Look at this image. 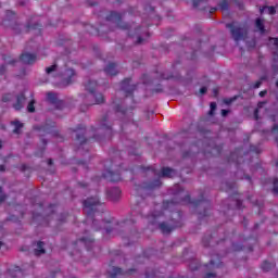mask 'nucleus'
Segmentation results:
<instances>
[{
	"label": "nucleus",
	"mask_w": 278,
	"mask_h": 278,
	"mask_svg": "<svg viewBox=\"0 0 278 278\" xmlns=\"http://www.w3.org/2000/svg\"><path fill=\"white\" fill-rule=\"evenodd\" d=\"M177 210V204L175 201L163 202V211H155L152 215L148 216V220L151 225H159V229L162 233H170L173 229H177V227H181V222H175V219H170L169 222H164V216H181V213L175 212Z\"/></svg>",
	"instance_id": "1"
},
{
	"label": "nucleus",
	"mask_w": 278,
	"mask_h": 278,
	"mask_svg": "<svg viewBox=\"0 0 278 278\" xmlns=\"http://www.w3.org/2000/svg\"><path fill=\"white\" fill-rule=\"evenodd\" d=\"M84 213L86 214V224L91 225L92 229L99 231V229H105L106 233H112L114 231L112 228L108 227V223L101 222V226H99V220L94 218L99 212H103V204L97 197L88 198L83 203Z\"/></svg>",
	"instance_id": "2"
},
{
	"label": "nucleus",
	"mask_w": 278,
	"mask_h": 278,
	"mask_svg": "<svg viewBox=\"0 0 278 278\" xmlns=\"http://www.w3.org/2000/svg\"><path fill=\"white\" fill-rule=\"evenodd\" d=\"M106 21H109L110 23H115V25L117 27H119V29H128V36H131L132 38L136 37L137 40V45H142L144 42V38H149V28L144 27V28H135L134 26H128L127 24H123V15L121 13H116L114 11H112L108 16H106Z\"/></svg>",
	"instance_id": "3"
},
{
	"label": "nucleus",
	"mask_w": 278,
	"mask_h": 278,
	"mask_svg": "<svg viewBox=\"0 0 278 278\" xmlns=\"http://www.w3.org/2000/svg\"><path fill=\"white\" fill-rule=\"evenodd\" d=\"M87 96L83 98L86 105H101V103H105V97L101 92H94L97 90V80H88L85 85Z\"/></svg>",
	"instance_id": "4"
},
{
	"label": "nucleus",
	"mask_w": 278,
	"mask_h": 278,
	"mask_svg": "<svg viewBox=\"0 0 278 278\" xmlns=\"http://www.w3.org/2000/svg\"><path fill=\"white\" fill-rule=\"evenodd\" d=\"M46 73L47 75H51V77L62 79L65 84H72L73 77H75V70H60L58 68V64H53L49 67H46Z\"/></svg>",
	"instance_id": "5"
},
{
	"label": "nucleus",
	"mask_w": 278,
	"mask_h": 278,
	"mask_svg": "<svg viewBox=\"0 0 278 278\" xmlns=\"http://www.w3.org/2000/svg\"><path fill=\"white\" fill-rule=\"evenodd\" d=\"M226 27L230 29V34L236 42H238V40H242L244 36H247V27L237 22L227 24Z\"/></svg>",
	"instance_id": "6"
},
{
	"label": "nucleus",
	"mask_w": 278,
	"mask_h": 278,
	"mask_svg": "<svg viewBox=\"0 0 278 278\" xmlns=\"http://www.w3.org/2000/svg\"><path fill=\"white\" fill-rule=\"evenodd\" d=\"M121 88H122L123 92H125L127 94V97H129V94H132L134 90H136V88H138V86L131 84V78H126L122 81Z\"/></svg>",
	"instance_id": "7"
},
{
	"label": "nucleus",
	"mask_w": 278,
	"mask_h": 278,
	"mask_svg": "<svg viewBox=\"0 0 278 278\" xmlns=\"http://www.w3.org/2000/svg\"><path fill=\"white\" fill-rule=\"evenodd\" d=\"M151 174L155 175L156 177H175V175H177L175 169L170 167H163L161 173H157L155 169H151Z\"/></svg>",
	"instance_id": "8"
},
{
	"label": "nucleus",
	"mask_w": 278,
	"mask_h": 278,
	"mask_svg": "<svg viewBox=\"0 0 278 278\" xmlns=\"http://www.w3.org/2000/svg\"><path fill=\"white\" fill-rule=\"evenodd\" d=\"M103 178L106 179L108 181H113V182L121 181V173L106 170L103 174Z\"/></svg>",
	"instance_id": "9"
},
{
	"label": "nucleus",
	"mask_w": 278,
	"mask_h": 278,
	"mask_svg": "<svg viewBox=\"0 0 278 278\" xmlns=\"http://www.w3.org/2000/svg\"><path fill=\"white\" fill-rule=\"evenodd\" d=\"M75 132L77 142L84 144V142H86V127L80 125L75 129Z\"/></svg>",
	"instance_id": "10"
},
{
	"label": "nucleus",
	"mask_w": 278,
	"mask_h": 278,
	"mask_svg": "<svg viewBox=\"0 0 278 278\" xmlns=\"http://www.w3.org/2000/svg\"><path fill=\"white\" fill-rule=\"evenodd\" d=\"M161 186H162V181H160V178H157L153 182L143 184L140 187V190H143L144 192H147L149 190H155V188H160Z\"/></svg>",
	"instance_id": "11"
},
{
	"label": "nucleus",
	"mask_w": 278,
	"mask_h": 278,
	"mask_svg": "<svg viewBox=\"0 0 278 278\" xmlns=\"http://www.w3.org/2000/svg\"><path fill=\"white\" fill-rule=\"evenodd\" d=\"M109 123H110V115H105L100 123V127L102 130L106 131L108 136H111L112 126Z\"/></svg>",
	"instance_id": "12"
},
{
	"label": "nucleus",
	"mask_w": 278,
	"mask_h": 278,
	"mask_svg": "<svg viewBox=\"0 0 278 278\" xmlns=\"http://www.w3.org/2000/svg\"><path fill=\"white\" fill-rule=\"evenodd\" d=\"M106 194L111 201H118L121 199V189L118 187L111 188L106 191Z\"/></svg>",
	"instance_id": "13"
},
{
	"label": "nucleus",
	"mask_w": 278,
	"mask_h": 278,
	"mask_svg": "<svg viewBox=\"0 0 278 278\" xmlns=\"http://www.w3.org/2000/svg\"><path fill=\"white\" fill-rule=\"evenodd\" d=\"M223 266V262H220V258L216 256V258L211 260L208 265H205L206 270H218Z\"/></svg>",
	"instance_id": "14"
},
{
	"label": "nucleus",
	"mask_w": 278,
	"mask_h": 278,
	"mask_svg": "<svg viewBox=\"0 0 278 278\" xmlns=\"http://www.w3.org/2000/svg\"><path fill=\"white\" fill-rule=\"evenodd\" d=\"M20 60L21 62H23V64H35L37 56L36 54H31V53H23Z\"/></svg>",
	"instance_id": "15"
},
{
	"label": "nucleus",
	"mask_w": 278,
	"mask_h": 278,
	"mask_svg": "<svg viewBox=\"0 0 278 278\" xmlns=\"http://www.w3.org/2000/svg\"><path fill=\"white\" fill-rule=\"evenodd\" d=\"M5 64L4 65H0V75H4L5 74V71L8 68V65H11V66H14V64H16V60L14 59H11L10 56H4L3 58Z\"/></svg>",
	"instance_id": "16"
},
{
	"label": "nucleus",
	"mask_w": 278,
	"mask_h": 278,
	"mask_svg": "<svg viewBox=\"0 0 278 278\" xmlns=\"http://www.w3.org/2000/svg\"><path fill=\"white\" fill-rule=\"evenodd\" d=\"M47 100L52 103V105H64V102L58 100V93L49 92L47 94Z\"/></svg>",
	"instance_id": "17"
},
{
	"label": "nucleus",
	"mask_w": 278,
	"mask_h": 278,
	"mask_svg": "<svg viewBox=\"0 0 278 278\" xmlns=\"http://www.w3.org/2000/svg\"><path fill=\"white\" fill-rule=\"evenodd\" d=\"M104 73L111 76L118 75V68L116 67V63H109L104 68Z\"/></svg>",
	"instance_id": "18"
},
{
	"label": "nucleus",
	"mask_w": 278,
	"mask_h": 278,
	"mask_svg": "<svg viewBox=\"0 0 278 278\" xmlns=\"http://www.w3.org/2000/svg\"><path fill=\"white\" fill-rule=\"evenodd\" d=\"M34 253L37 257L40 255H45V242L38 241L37 243H35Z\"/></svg>",
	"instance_id": "19"
},
{
	"label": "nucleus",
	"mask_w": 278,
	"mask_h": 278,
	"mask_svg": "<svg viewBox=\"0 0 278 278\" xmlns=\"http://www.w3.org/2000/svg\"><path fill=\"white\" fill-rule=\"evenodd\" d=\"M24 105H25V94H20V96H17V101H16V103L13 105V108H14V110H23V108H24Z\"/></svg>",
	"instance_id": "20"
},
{
	"label": "nucleus",
	"mask_w": 278,
	"mask_h": 278,
	"mask_svg": "<svg viewBox=\"0 0 278 278\" xmlns=\"http://www.w3.org/2000/svg\"><path fill=\"white\" fill-rule=\"evenodd\" d=\"M110 278H116L118 275H123V269L118 267H112L111 270H109Z\"/></svg>",
	"instance_id": "21"
},
{
	"label": "nucleus",
	"mask_w": 278,
	"mask_h": 278,
	"mask_svg": "<svg viewBox=\"0 0 278 278\" xmlns=\"http://www.w3.org/2000/svg\"><path fill=\"white\" fill-rule=\"evenodd\" d=\"M261 14H264V12H266L267 14H277V10L275 9V7H264L260 10Z\"/></svg>",
	"instance_id": "22"
},
{
	"label": "nucleus",
	"mask_w": 278,
	"mask_h": 278,
	"mask_svg": "<svg viewBox=\"0 0 278 278\" xmlns=\"http://www.w3.org/2000/svg\"><path fill=\"white\" fill-rule=\"evenodd\" d=\"M269 42L274 43L273 53L275 58H278V38H270Z\"/></svg>",
	"instance_id": "23"
},
{
	"label": "nucleus",
	"mask_w": 278,
	"mask_h": 278,
	"mask_svg": "<svg viewBox=\"0 0 278 278\" xmlns=\"http://www.w3.org/2000/svg\"><path fill=\"white\" fill-rule=\"evenodd\" d=\"M274 267L275 265L273 263L266 261L262 264V270H264L265 273H268V270H271V268Z\"/></svg>",
	"instance_id": "24"
},
{
	"label": "nucleus",
	"mask_w": 278,
	"mask_h": 278,
	"mask_svg": "<svg viewBox=\"0 0 278 278\" xmlns=\"http://www.w3.org/2000/svg\"><path fill=\"white\" fill-rule=\"evenodd\" d=\"M80 242H84V244L87 247V249H90V244H92V242H94V239L88 238V237H83L80 239Z\"/></svg>",
	"instance_id": "25"
},
{
	"label": "nucleus",
	"mask_w": 278,
	"mask_h": 278,
	"mask_svg": "<svg viewBox=\"0 0 278 278\" xmlns=\"http://www.w3.org/2000/svg\"><path fill=\"white\" fill-rule=\"evenodd\" d=\"M264 108V102H258L257 109L254 111V118L255 121H260V109Z\"/></svg>",
	"instance_id": "26"
},
{
	"label": "nucleus",
	"mask_w": 278,
	"mask_h": 278,
	"mask_svg": "<svg viewBox=\"0 0 278 278\" xmlns=\"http://www.w3.org/2000/svg\"><path fill=\"white\" fill-rule=\"evenodd\" d=\"M115 111L117 114H127V109H123V104H115Z\"/></svg>",
	"instance_id": "27"
},
{
	"label": "nucleus",
	"mask_w": 278,
	"mask_h": 278,
	"mask_svg": "<svg viewBox=\"0 0 278 278\" xmlns=\"http://www.w3.org/2000/svg\"><path fill=\"white\" fill-rule=\"evenodd\" d=\"M13 125H14V134H20L21 132V129H23V124L18 121L16 122H13Z\"/></svg>",
	"instance_id": "28"
},
{
	"label": "nucleus",
	"mask_w": 278,
	"mask_h": 278,
	"mask_svg": "<svg viewBox=\"0 0 278 278\" xmlns=\"http://www.w3.org/2000/svg\"><path fill=\"white\" fill-rule=\"evenodd\" d=\"M255 25H256L257 29H260V31H262V34H264V22H262L261 18L256 20Z\"/></svg>",
	"instance_id": "29"
},
{
	"label": "nucleus",
	"mask_w": 278,
	"mask_h": 278,
	"mask_svg": "<svg viewBox=\"0 0 278 278\" xmlns=\"http://www.w3.org/2000/svg\"><path fill=\"white\" fill-rule=\"evenodd\" d=\"M219 8H220V10H224V11L229 10V2H227V0H223V1L219 3Z\"/></svg>",
	"instance_id": "30"
},
{
	"label": "nucleus",
	"mask_w": 278,
	"mask_h": 278,
	"mask_svg": "<svg viewBox=\"0 0 278 278\" xmlns=\"http://www.w3.org/2000/svg\"><path fill=\"white\" fill-rule=\"evenodd\" d=\"M184 191V189L181 188L180 185H175L174 187V194L177 197L179 194H181V192Z\"/></svg>",
	"instance_id": "31"
},
{
	"label": "nucleus",
	"mask_w": 278,
	"mask_h": 278,
	"mask_svg": "<svg viewBox=\"0 0 278 278\" xmlns=\"http://www.w3.org/2000/svg\"><path fill=\"white\" fill-rule=\"evenodd\" d=\"M34 103H36V101H30L27 105V111L33 113V112H36V108L34 106Z\"/></svg>",
	"instance_id": "32"
},
{
	"label": "nucleus",
	"mask_w": 278,
	"mask_h": 278,
	"mask_svg": "<svg viewBox=\"0 0 278 278\" xmlns=\"http://www.w3.org/2000/svg\"><path fill=\"white\" fill-rule=\"evenodd\" d=\"M274 194H278V179H274V188H273Z\"/></svg>",
	"instance_id": "33"
},
{
	"label": "nucleus",
	"mask_w": 278,
	"mask_h": 278,
	"mask_svg": "<svg viewBox=\"0 0 278 278\" xmlns=\"http://www.w3.org/2000/svg\"><path fill=\"white\" fill-rule=\"evenodd\" d=\"M2 101L8 103V101H12V94L8 93L2 97Z\"/></svg>",
	"instance_id": "34"
},
{
	"label": "nucleus",
	"mask_w": 278,
	"mask_h": 278,
	"mask_svg": "<svg viewBox=\"0 0 278 278\" xmlns=\"http://www.w3.org/2000/svg\"><path fill=\"white\" fill-rule=\"evenodd\" d=\"M130 223L131 220H125V222L118 223L117 227H127V225H129Z\"/></svg>",
	"instance_id": "35"
},
{
	"label": "nucleus",
	"mask_w": 278,
	"mask_h": 278,
	"mask_svg": "<svg viewBox=\"0 0 278 278\" xmlns=\"http://www.w3.org/2000/svg\"><path fill=\"white\" fill-rule=\"evenodd\" d=\"M5 201V194H3V189L0 187V203H3Z\"/></svg>",
	"instance_id": "36"
},
{
	"label": "nucleus",
	"mask_w": 278,
	"mask_h": 278,
	"mask_svg": "<svg viewBox=\"0 0 278 278\" xmlns=\"http://www.w3.org/2000/svg\"><path fill=\"white\" fill-rule=\"evenodd\" d=\"M216 110V102H211V111L210 114H214V111Z\"/></svg>",
	"instance_id": "37"
},
{
	"label": "nucleus",
	"mask_w": 278,
	"mask_h": 278,
	"mask_svg": "<svg viewBox=\"0 0 278 278\" xmlns=\"http://www.w3.org/2000/svg\"><path fill=\"white\" fill-rule=\"evenodd\" d=\"M194 264H197V261L191 262V264L189 265V268L191 270H198L199 269V267L194 266Z\"/></svg>",
	"instance_id": "38"
},
{
	"label": "nucleus",
	"mask_w": 278,
	"mask_h": 278,
	"mask_svg": "<svg viewBox=\"0 0 278 278\" xmlns=\"http://www.w3.org/2000/svg\"><path fill=\"white\" fill-rule=\"evenodd\" d=\"M205 278H218V276H216V273H207Z\"/></svg>",
	"instance_id": "39"
},
{
	"label": "nucleus",
	"mask_w": 278,
	"mask_h": 278,
	"mask_svg": "<svg viewBox=\"0 0 278 278\" xmlns=\"http://www.w3.org/2000/svg\"><path fill=\"white\" fill-rule=\"evenodd\" d=\"M262 86V80H257L254 85H252V88L257 89Z\"/></svg>",
	"instance_id": "40"
},
{
	"label": "nucleus",
	"mask_w": 278,
	"mask_h": 278,
	"mask_svg": "<svg viewBox=\"0 0 278 278\" xmlns=\"http://www.w3.org/2000/svg\"><path fill=\"white\" fill-rule=\"evenodd\" d=\"M205 92H207V87H202L200 89V94H205Z\"/></svg>",
	"instance_id": "41"
},
{
	"label": "nucleus",
	"mask_w": 278,
	"mask_h": 278,
	"mask_svg": "<svg viewBox=\"0 0 278 278\" xmlns=\"http://www.w3.org/2000/svg\"><path fill=\"white\" fill-rule=\"evenodd\" d=\"M202 0H193V5L194 8H199V4L201 3Z\"/></svg>",
	"instance_id": "42"
},
{
	"label": "nucleus",
	"mask_w": 278,
	"mask_h": 278,
	"mask_svg": "<svg viewBox=\"0 0 278 278\" xmlns=\"http://www.w3.org/2000/svg\"><path fill=\"white\" fill-rule=\"evenodd\" d=\"M10 16H14V12H12V11H7V18H10Z\"/></svg>",
	"instance_id": "43"
},
{
	"label": "nucleus",
	"mask_w": 278,
	"mask_h": 278,
	"mask_svg": "<svg viewBox=\"0 0 278 278\" xmlns=\"http://www.w3.org/2000/svg\"><path fill=\"white\" fill-rule=\"evenodd\" d=\"M227 114H229V111H227V110H222V116H227Z\"/></svg>",
	"instance_id": "44"
},
{
	"label": "nucleus",
	"mask_w": 278,
	"mask_h": 278,
	"mask_svg": "<svg viewBox=\"0 0 278 278\" xmlns=\"http://www.w3.org/2000/svg\"><path fill=\"white\" fill-rule=\"evenodd\" d=\"M266 90L260 92V97H266Z\"/></svg>",
	"instance_id": "45"
},
{
	"label": "nucleus",
	"mask_w": 278,
	"mask_h": 278,
	"mask_svg": "<svg viewBox=\"0 0 278 278\" xmlns=\"http://www.w3.org/2000/svg\"><path fill=\"white\" fill-rule=\"evenodd\" d=\"M203 216H207V211H204L203 214L200 213V218H203Z\"/></svg>",
	"instance_id": "46"
},
{
	"label": "nucleus",
	"mask_w": 278,
	"mask_h": 278,
	"mask_svg": "<svg viewBox=\"0 0 278 278\" xmlns=\"http://www.w3.org/2000/svg\"><path fill=\"white\" fill-rule=\"evenodd\" d=\"M5 170V166L4 165H0V172L3 173Z\"/></svg>",
	"instance_id": "47"
},
{
	"label": "nucleus",
	"mask_w": 278,
	"mask_h": 278,
	"mask_svg": "<svg viewBox=\"0 0 278 278\" xmlns=\"http://www.w3.org/2000/svg\"><path fill=\"white\" fill-rule=\"evenodd\" d=\"M51 212H55V205H50Z\"/></svg>",
	"instance_id": "48"
},
{
	"label": "nucleus",
	"mask_w": 278,
	"mask_h": 278,
	"mask_svg": "<svg viewBox=\"0 0 278 278\" xmlns=\"http://www.w3.org/2000/svg\"><path fill=\"white\" fill-rule=\"evenodd\" d=\"M193 203H194V205H201V200H198V201H195Z\"/></svg>",
	"instance_id": "49"
},
{
	"label": "nucleus",
	"mask_w": 278,
	"mask_h": 278,
	"mask_svg": "<svg viewBox=\"0 0 278 278\" xmlns=\"http://www.w3.org/2000/svg\"><path fill=\"white\" fill-rule=\"evenodd\" d=\"M235 249V251H241L242 250V247H237V248H233Z\"/></svg>",
	"instance_id": "50"
},
{
	"label": "nucleus",
	"mask_w": 278,
	"mask_h": 278,
	"mask_svg": "<svg viewBox=\"0 0 278 278\" xmlns=\"http://www.w3.org/2000/svg\"><path fill=\"white\" fill-rule=\"evenodd\" d=\"M16 275H21V268L17 267V269L15 270Z\"/></svg>",
	"instance_id": "51"
},
{
	"label": "nucleus",
	"mask_w": 278,
	"mask_h": 278,
	"mask_svg": "<svg viewBox=\"0 0 278 278\" xmlns=\"http://www.w3.org/2000/svg\"><path fill=\"white\" fill-rule=\"evenodd\" d=\"M48 164H49V166H51V164H53V160L50 159V160L48 161Z\"/></svg>",
	"instance_id": "52"
},
{
	"label": "nucleus",
	"mask_w": 278,
	"mask_h": 278,
	"mask_svg": "<svg viewBox=\"0 0 278 278\" xmlns=\"http://www.w3.org/2000/svg\"><path fill=\"white\" fill-rule=\"evenodd\" d=\"M43 131H47V134H51V131L48 130L47 127H43Z\"/></svg>",
	"instance_id": "53"
},
{
	"label": "nucleus",
	"mask_w": 278,
	"mask_h": 278,
	"mask_svg": "<svg viewBox=\"0 0 278 278\" xmlns=\"http://www.w3.org/2000/svg\"><path fill=\"white\" fill-rule=\"evenodd\" d=\"M28 29H36V26L28 25Z\"/></svg>",
	"instance_id": "54"
},
{
	"label": "nucleus",
	"mask_w": 278,
	"mask_h": 278,
	"mask_svg": "<svg viewBox=\"0 0 278 278\" xmlns=\"http://www.w3.org/2000/svg\"><path fill=\"white\" fill-rule=\"evenodd\" d=\"M233 100H226L225 103L229 104L231 103Z\"/></svg>",
	"instance_id": "55"
},
{
	"label": "nucleus",
	"mask_w": 278,
	"mask_h": 278,
	"mask_svg": "<svg viewBox=\"0 0 278 278\" xmlns=\"http://www.w3.org/2000/svg\"><path fill=\"white\" fill-rule=\"evenodd\" d=\"M186 200H187V201H190V195H187V197H186Z\"/></svg>",
	"instance_id": "56"
},
{
	"label": "nucleus",
	"mask_w": 278,
	"mask_h": 278,
	"mask_svg": "<svg viewBox=\"0 0 278 278\" xmlns=\"http://www.w3.org/2000/svg\"><path fill=\"white\" fill-rule=\"evenodd\" d=\"M42 143H43V144H47V140L42 139Z\"/></svg>",
	"instance_id": "57"
},
{
	"label": "nucleus",
	"mask_w": 278,
	"mask_h": 278,
	"mask_svg": "<svg viewBox=\"0 0 278 278\" xmlns=\"http://www.w3.org/2000/svg\"><path fill=\"white\" fill-rule=\"evenodd\" d=\"M214 93H215V94H218V91H217L216 89H214Z\"/></svg>",
	"instance_id": "58"
},
{
	"label": "nucleus",
	"mask_w": 278,
	"mask_h": 278,
	"mask_svg": "<svg viewBox=\"0 0 278 278\" xmlns=\"http://www.w3.org/2000/svg\"><path fill=\"white\" fill-rule=\"evenodd\" d=\"M22 168H23V170H25V168H27V166L24 165V166H22Z\"/></svg>",
	"instance_id": "59"
},
{
	"label": "nucleus",
	"mask_w": 278,
	"mask_h": 278,
	"mask_svg": "<svg viewBox=\"0 0 278 278\" xmlns=\"http://www.w3.org/2000/svg\"><path fill=\"white\" fill-rule=\"evenodd\" d=\"M2 147H3V144H2V142L0 141V149H2Z\"/></svg>",
	"instance_id": "60"
},
{
	"label": "nucleus",
	"mask_w": 278,
	"mask_h": 278,
	"mask_svg": "<svg viewBox=\"0 0 278 278\" xmlns=\"http://www.w3.org/2000/svg\"><path fill=\"white\" fill-rule=\"evenodd\" d=\"M23 75H25V71H23V72H22V74H21L20 76H23Z\"/></svg>",
	"instance_id": "61"
},
{
	"label": "nucleus",
	"mask_w": 278,
	"mask_h": 278,
	"mask_svg": "<svg viewBox=\"0 0 278 278\" xmlns=\"http://www.w3.org/2000/svg\"><path fill=\"white\" fill-rule=\"evenodd\" d=\"M203 242H204V247H207V243H205V240H203Z\"/></svg>",
	"instance_id": "62"
},
{
	"label": "nucleus",
	"mask_w": 278,
	"mask_h": 278,
	"mask_svg": "<svg viewBox=\"0 0 278 278\" xmlns=\"http://www.w3.org/2000/svg\"><path fill=\"white\" fill-rule=\"evenodd\" d=\"M237 205H240V201H237Z\"/></svg>",
	"instance_id": "63"
},
{
	"label": "nucleus",
	"mask_w": 278,
	"mask_h": 278,
	"mask_svg": "<svg viewBox=\"0 0 278 278\" xmlns=\"http://www.w3.org/2000/svg\"><path fill=\"white\" fill-rule=\"evenodd\" d=\"M11 277L14 278V274H11Z\"/></svg>",
	"instance_id": "64"
}]
</instances>
